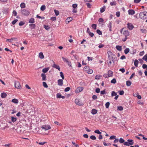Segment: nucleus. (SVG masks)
Here are the masks:
<instances>
[{
	"label": "nucleus",
	"instance_id": "nucleus-1",
	"mask_svg": "<svg viewBox=\"0 0 147 147\" xmlns=\"http://www.w3.org/2000/svg\"><path fill=\"white\" fill-rule=\"evenodd\" d=\"M109 59L107 61V62L109 67L113 66L114 63V61L113 57H109Z\"/></svg>",
	"mask_w": 147,
	"mask_h": 147
},
{
	"label": "nucleus",
	"instance_id": "nucleus-2",
	"mask_svg": "<svg viewBox=\"0 0 147 147\" xmlns=\"http://www.w3.org/2000/svg\"><path fill=\"white\" fill-rule=\"evenodd\" d=\"M123 34L125 36V38L122 39V40L123 42H125L127 38V37L129 36V32L127 30H125L123 32Z\"/></svg>",
	"mask_w": 147,
	"mask_h": 147
},
{
	"label": "nucleus",
	"instance_id": "nucleus-3",
	"mask_svg": "<svg viewBox=\"0 0 147 147\" xmlns=\"http://www.w3.org/2000/svg\"><path fill=\"white\" fill-rule=\"evenodd\" d=\"M139 17L141 19L145 20L147 18V12L144 11L139 14Z\"/></svg>",
	"mask_w": 147,
	"mask_h": 147
},
{
	"label": "nucleus",
	"instance_id": "nucleus-4",
	"mask_svg": "<svg viewBox=\"0 0 147 147\" xmlns=\"http://www.w3.org/2000/svg\"><path fill=\"white\" fill-rule=\"evenodd\" d=\"M22 14L25 16H28L30 13V11L25 9H22L21 10Z\"/></svg>",
	"mask_w": 147,
	"mask_h": 147
},
{
	"label": "nucleus",
	"instance_id": "nucleus-5",
	"mask_svg": "<svg viewBox=\"0 0 147 147\" xmlns=\"http://www.w3.org/2000/svg\"><path fill=\"white\" fill-rule=\"evenodd\" d=\"M41 128L42 129H44L45 131L50 129L51 128V127L49 125H43Z\"/></svg>",
	"mask_w": 147,
	"mask_h": 147
},
{
	"label": "nucleus",
	"instance_id": "nucleus-6",
	"mask_svg": "<svg viewBox=\"0 0 147 147\" xmlns=\"http://www.w3.org/2000/svg\"><path fill=\"white\" fill-rule=\"evenodd\" d=\"M75 102L76 105H78L81 106L83 105V103L78 98H77L75 99Z\"/></svg>",
	"mask_w": 147,
	"mask_h": 147
},
{
	"label": "nucleus",
	"instance_id": "nucleus-7",
	"mask_svg": "<svg viewBox=\"0 0 147 147\" xmlns=\"http://www.w3.org/2000/svg\"><path fill=\"white\" fill-rule=\"evenodd\" d=\"M84 69L86 71L88 74H91L93 72V70L92 69H89V67L88 66L85 67Z\"/></svg>",
	"mask_w": 147,
	"mask_h": 147
},
{
	"label": "nucleus",
	"instance_id": "nucleus-8",
	"mask_svg": "<svg viewBox=\"0 0 147 147\" xmlns=\"http://www.w3.org/2000/svg\"><path fill=\"white\" fill-rule=\"evenodd\" d=\"M84 89L82 87H78L75 90V92L76 93H78L82 91Z\"/></svg>",
	"mask_w": 147,
	"mask_h": 147
},
{
	"label": "nucleus",
	"instance_id": "nucleus-9",
	"mask_svg": "<svg viewBox=\"0 0 147 147\" xmlns=\"http://www.w3.org/2000/svg\"><path fill=\"white\" fill-rule=\"evenodd\" d=\"M63 60L70 67L71 66V65L70 61H68V59L67 58H65L63 57H62Z\"/></svg>",
	"mask_w": 147,
	"mask_h": 147
},
{
	"label": "nucleus",
	"instance_id": "nucleus-10",
	"mask_svg": "<svg viewBox=\"0 0 147 147\" xmlns=\"http://www.w3.org/2000/svg\"><path fill=\"white\" fill-rule=\"evenodd\" d=\"M15 86L18 89L21 88V86L20 82L18 81H16L15 82Z\"/></svg>",
	"mask_w": 147,
	"mask_h": 147
},
{
	"label": "nucleus",
	"instance_id": "nucleus-11",
	"mask_svg": "<svg viewBox=\"0 0 147 147\" xmlns=\"http://www.w3.org/2000/svg\"><path fill=\"white\" fill-rule=\"evenodd\" d=\"M18 38L16 37H13L9 39H7L6 40V41H8L9 42L11 43L13 42V41H16L17 40Z\"/></svg>",
	"mask_w": 147,
	"mask_h": 147
},
{
	"label": "nucleus",
	"instance_id": "nucleus-12",
	"mask_svg": "<svg viewBox=\"0 0 147 147\" xmlns=\"http://www.w3.org/2000/svg\"><path fill=\"white\" fill-rule=\"evenodd\" d=\"M127 27L130 30H132L134 28V26L132 24L129 23H128L127 24Z\"/></svg>",
	"mask_w": 147,
	"mask_h": 147
},
{
	"label": "nucleus",
	"instance_id": "nucleus-13",
	"mask_svg": "<svg viewBox=\"0 0 147 147\" xmlns=\"http://www.w3.org/2000/svg\"><path fill=\"white\" fill-rule=\"evenodd\" d=\"M58 85L59 86H62L63 84V81L62 79H59L57 81Z\"/></svg>",
	"mask_w": 147,
	"mask_h": 147
},
{
	"label": "nucleus",
	"instance_id": "nucleus-14",
	"mask_svg": "<svg viewBox=\"0 0 147 147\" xmlns=\"http://www.w3.org/2000/svg\"><path fill=\"white\" fill-rule=\"evenodd\" d=\"M128 14L130 15H133L135 13L134 11L132 9H129L128 10Z\"/></svg>",
	"mask_w": 147,
	"mask_h": 147
},
{
	"label": "nucleus",
	"instance_id": "nucleus-15",
	"mask_svg": "<svg viewBox=\"0 0 147 147\" xmlns=\"http://www.w3.org/2000/svg\"><path fill=\"white\" fill-rule=\"evenodd\" d=\"M41 76L42 78L43 81H46V76L45 74L42 73L41 74Z\"/></svg>",
	"mask_w": 147,
	"mask_h": 147
},
{
	"label": "nucleus",
	"instance_id": "nucleus-16",
	"mask_svg": "<svg viewBox=\"0 0 147 147\" xmlns=\"http://www.w3.org/2000/svg\"><path fill=\"white\" fill-rule=\"evenodd\" d=\"M29 26L31 29H33L35 28L36 27V25L35 24H29Z\"/></svg>",
	"mask_w": 147,
	"mask_h": 147
},
{
	"label": "nucleus",
	"instance_id": "nucleus-17",
	"mask_svg": "<svg viewBox=\"0 0 147 147\" xmlns=\"http://www.w3.org/2000/svg\"><path fill=\"white\" fill-rule=\"evenodd\" d=\"M53 67L58 69L59 71H60V69L59 66L55 64L54 63L53 64Z\"/></svg>",
	"mask_w": 147,
	"mask_h": 147
},
{
	"label": "nucleus",
	"instance_id": "nucleus-18",
	"mask_svg": "<svg viewBox=\"0 0 147 147\" xmlns=\"http://www.w3.org/2000/svg\"><path fill=\"white\" fill-rule=\"evenodd\" d=\"M29 23L31 24H33L35 22V20L33 18H31L28 20Z\"/></svg>",
	"mask_w": 147,
	"mask_h": 147
},
{
	"label": "nucleus",
	"instance_id": "nucleus-19",
	"mask_svg": "<svg viewBox=\"0 0 147 147\" xmlns=\"http://www.w3.org/2000/svg\"><path fill=\"white\" fill-rule=\"evenodd\" d=\"M108 74L109 77H112L113 76V72L111 70H109L108 71Z\"/></svg>",
	"mask_w": 147,
	"mask_h": 147
},
{
	"label": "nucleus",
	"instance_id": "nucleus-20",
	"mask_svg": "<svg viewBox=\"0 0 147 147\" xmlns=\"http://www.w3.org/2000/svg\"><path fill=\"white\" fill-rule=\"evenodd\" d=\"M116 49L119 51H121L122 50V47L121 46L117 45L116 47Z\"/></svg>",
	"mask_w": 147,
	"mask_h": 147
},
{
	"label": "nucleus",
	"instance_id": "nucleus-21",
	"mask_svg": "<svg viewBox=\"0 0 147 147\" xmlns=\"http://www.w3.org/2000/svg\"><path fill=\"white\" fill-rule=\"evenodd\" d=\"M49 67L44 68L42 70V72L44 73H47L49 71Z\"/></svg>",
	"mask_w": 147,
	"mask_h": 147
},
{
	"label": "nucleus",
	"instance_id": "nucleus-22",
	"mask_svg": "<svg viewBox=\"0 0 147 147\" xmlns=\"http://www.w3.org/2000/svg\"><path fill=\"white\" fill-rule=\"evenodd\" d=\"M73 20V18L71 17H68L66 20V21L67 23H69L71 21Z\"/></svg>",
	"mask_w": 147,
	"mask_h": 147
},
{
	"label": "nucleus",
	"instance_id": "nucleus-23",
	"mask_svg": "<svg viewBox=\"0 0 147 147\" xmlns=\"http://www.w3.org/2000/svg\"><path fill=\"white\" fill-rule=\"evenodd\" d=\"M38 56L41 59H42L44 58V56L42 52H41L39 53Z\"/></svg>",
	"mask_w": 147,
	"mask_h": 147
},
{
	"label": "nucleus",
	"instance_id": "nucleus-24",
	"mask_svg": "<svg viewBox=\"0 0 147 147\" xmlns=\"http://www.w3.org/2000/svg\"><path fill=\"white\" fill-rule=\"evenodd\" d=\"M108 27L109 28V30L110 31H112L111 28H112V23L111 22H110L108 25Z\"/></svg>",
	"mask_w": 147,
	"mask_h": 147
},
{
	"label": "nucleus",
	"instance_id": "nucleus-25",
	"mask_svg": "<svg viewBox=\"0 0 147 147\" xmlns=\"http://www.w3.org/2000/svg\"><path fill=\"white\" fill-rule=\"evenodd\" d=\"M97 111L95 109H92L91 111V113L93 115H94L97 113Z\"/></svg>",
	"mask_w": 147,
	"mask_h": 147
},
{
	"label": "nucleus",
	"instance_id": "nucleus-26",
	"mask_svg": "<svg viewBox=\"0 0 147 147\" xmlns=\"http://www.w3.org/2000/svg\"><path fill=\"white\" fill-rule=\"evenodd\" d=\"M11 102L13 103L17 104L18 103V100L17 99H13L12 100Z\"/></svg>",
	"mask_w": 147,
	"mask_h": 147
},
{
	"label": "nucleus",
	"instance_id": "nucleus-27",
	"mask_svg": "<svg viewBox=\"0 0 147 147\" xmlns=\"http://www.w3.org/2000/svg\"><path fill=\"white\" fill-rule=\"evenodd\" d=\"M105 10V7L104 6L103 7H101L100 9V12L101 13L104 12Z\"/></svg>",
	"mask_w": 147,
	"mask_h": 147
},
{
	"label": "nucleus",
	"instance_id": "nucleus-28",
	"mask_svg": "<svg viewBox=\"0 0 147 147\" xmlns=\"http://www.w3.org/2000/svg\"><path fill=\"white\" fill-rule=\"evenodd\" d=\"M129 49L128 48L125 49L124 50V53L127 54L129 53Z\"/></svg>",
	"mask_w": 147,
	"mask_h": 147
},
{
	"label": "nucleus",
	"instance_id": "nucleus-29",
	"mask_svg": "<svg viewBox=\"0 0 147 147\" xmlns=\"http://www.w3.org/2000/svg\"><path fill=\"white\" fill-rule=\"evenodd\" d=\"M127 141L129 142V143L131 145H132L134 143L133 141V140L131 139H128L127 140Z\"/></svg>",
	"mask_w": 147,
	"mask_h": 147
},
{
	"label": "nucleus",
	"instance_id": "nucleus-30",
	"mask_svg": "<svg viewBox=\"0 0 147 147\" xmlns=\"http://www.w3.org/2000/svg\"><path fill=\"white\" fill-rule=\"evenodd\" d=\"M138 63H139V62L136 59L135 60L134 62V65L136 67H138Z\"/></svg>",
	"mask_w": 147,
	"mask_h": 147
},
{
	"label": "nucleus",
	"instance_id": "nucleus-31",
	"mask_svg": "<svg viewBox=\"0 0 147 147\" xmlns=\"http://www.w3.org/2000/svg\"><path fill=\"white\" fill-rule=\"evenodd\" d=\"M7 94L3 92L1 93V97L2 98H4L7 96Z\"/></svg>",
	"mask_w": 147,
	"mask_h": 147
},
{
	"label": "nucleus",
	"instance_id": "nucleus-32",
	"mask_svg": "<svg viewBox=\"0 0 147 147\" xmlns=\"http://www.w3.org/2000/svg\"><path fill=\"white\" fill-rule=\"evenodd\" d=\"M119 141V142L121 144L123 143H124L125 142L124 140L121 138H120Z\"/></svg>",
	"mask_w": 147,
	"mask_h": 147
},
{
	"label": "nucleus",
	"instance_id": "nucleus-33",
	"mask_svg": "<svg viewBox=\"0 0 147 147\" xmlns=\"http://www.w3.org/2000/svg\"><path fill=\"white\" fill-rule=\"evenodd\" d=\"M107 53L108 55V58H109V57H112L111 56V55H112V53L111 51H108L107 52Z\"/></svg>",
	"mask_w": 147,
	"mask_h": 147
},
{
	"label": "nucleus",
	"instance_id": "nucleus-34",
	"mask_svg": "<svg viewBox=\"0 0 147 147\" xmlns=\"http://www.w3.org/2000/svg\"><path fill=\"white\" fill-rule=\"evenodd\" d=\"M131 82L130 81H126V85L128 86H131Z\"/></svg>",
	"mask_w": 147,
	"mask_h": 147
},
{
	"label": "nucleus",
	"instance_id": "nucleus-35",
	"mask_svg": "<svg viewBox=\"0 0 147 147\" xmlns=\"http://www.w3.org/2000/svg\"><path fill=\"white\" fill-rule=\"evenodd\" d=\"M44 28L47 30H49L50 28V27L48 25H44Z\"/></svg>",
	"mask_w": 147,
	"mask_h": 147
},
{
	"label": "nucleus",
	"instance_id": "nucleus-36",
	"mask_svg": "<svg viewBox=\"0 0 147 147\" xmlns=\"http://www.w3.org/2000/svg\"><path fill=\"white\" fill-rule=\"evenodd\" d=\"M46 9V6L45 5H42L40 7V10L42 11H44Z\"/></svg>",
	"mask_w": 147,
	"mask_h": 147
},
{
	"label": "nucleus",
	"instance_id": "nucleus-37",
	"mask_svg": "<svg viewBox=\"0 0 147 147\" xmlns=\"http://www.w3.org/2000/svg\"><path fill=\"white\" fill-rule=\"evenodd\" d=\"M20 7L22 8H24L25 7V4L24 3H21L20 5Z\"/></svg>",
	"mask_w": 147,
	"mask_h": 147
},
{
	"label": "nucleus",
	"instance_id": "nucleus-38",
	"mask_svg": "<svg viewBox=\"0 0 147 147\" xmlns=\"http://www.w3.org/2000/svg\"><path fill=\"white\" fill-rule=\"evenodd\" d=\"M142 59L147 62V54H146L143 57Z\"/></svg>",
	"mask_w": 147,
	"mask_h": 147
},
{
	"label": "nucleus",
	"instance_id": "nucleus-39",
	"mask_svg": "<svg viewBox=\"0 0 147 147\" xmlns=\"http://www.w3.org/2000/svg\"><path fill=\"white\" fill-rule=\"evenodd\" d=\"M117 95V94L115 91H113L112 92L111 96L112 97L115 96Z\"/></svg>",
	"mask_w": 147,
	"mask_h": 147
},
{
	"label": "nucleus",
	"instance_id": "nucleus-40",
	"mask_svg": "<svg viewBox=\"0 0 147 147\" xmlns=\"http://www.w3.org/2000/svg\"><path fill=\"white\" fill-rule=\"evenodd\" d=\"M110 5L111 6L115 5H116V3L115 1H113L110 2Z\"/></svg>",
	"mask_w": 147,
	"mask_h": 147
},
{
	"label": "nucleus",
	"instance_id": "nucleus-41",
	"mask_svg": "<svg viewBox=\"0 0 147 147\" xmlns=\"http://www.w3.org/2000/svg\"><path fill=\"white\" fill-rule=\"evenodd\" d=\"M60 75L62 80L64 79V77L63 73L62 72H61L60 73Z\"/></svg>",
	"mask_w": 147,
	"mask_h": 147
},
{
	"label": "nucleus",
	"instance_id": "nucleus-42",
	"mask_svg": "<svg viewBox=\"0 0 147 147\" xmlns=\"http://www.w3.org/2000/svg\"><path fill=\"white\" fill-rule=\"evenodd\" d=\"M92 28L94 30H96V29L97 25L96 24H92Z\"/></svg>",
	"mask_w": 147,
	"mask_h": 147
},
{
	"label": "nucleus",
	"instance_id": "nucleus-43",
	"mask_svg": "<svg viewBox=\"0 0 147 147\" xmlns=\"http://www.w3.org/2000/svg\"><path fill=\"white\" fill-rule=\"evenodd\" d=\"M54 11L56 16H57L59 15V13L58 10H54Z\"/></svg>",
	"mask_w": 147,
	"mask_h": 147
},
{
	"label": "nucleus",
	"instance_id": "nucleus-44",
	"mask_svg": "<svg viewBox=\"0 0 147 147\" xmlns=\"http://www.w3.org/2000/svg\"><path fill=\"white\" fill-rule=\"evenodd\" d=\"M117 110L119 111H122L123 110V108L122 106H118L117 107Z\"/></svg>",
	"mask_w": 147,
	"mask_h": 147
},
{
	"label": "nucleus",
	"instance_id": "nucleus-45",
	"mask_svg": "<svg viewBox=\"0 0 147 147\" xmlns=\"http://www.w3.org/2000/svg\"><path fill=\"white\" fill-rule=\"evenodd\" d=\"M124 145L127 146H129L131 145L129 142L128 141L125 142L124 143Z\"/></svg>",
	"mask_w": 147,
	"mask_h": 147
},
{
	"label": "nucleus",
	"instance_id": "nucleus-46",
	"mask_svg": "<svg viewBox=\"0 0 147 147\" xmlns=\"http://www.w3.org/2000/svg\"><path fill=\"white\" fill-rule=\"evenodd\" d=\"M42 84H43V86L44 87L46 88H47L48 87V86L47 85L46 83L45 82H43Z\"/></svg>",
	"mask_w": 147,
	"mask_h": 147
},
{
	"label": "nucleus",
	"instance_id": "nucleus-47",
	"mask_svg": "<svg viewBox=\"0 0 147 147\" xmlns=\"http://www.w3.org/2000/svg\"><path fill=\"white\" fill-rule=\"evenodd\" d=\"M90 138L92 140H95L96 138L94 136H91L90 137Z\"/></svg>",
	"mask_w": 147,
	"mask_h": 147
},
{
	"label": "nucleus",
	"instance_id": "nucleus-48",
	"mask_svg": "<svg viewBox=\"0 0 147 147\" xmlns=\"http://www.w3.org/2000/svg\"><path fill=\"white\" fill-rule=\"evenodd\" d=\"M103 144L105 146H110L111 145V143H106L104 141L103 142Z\"/></svg>",
	"mask_w": 147,
	"mask_h": 147
},
{
	"label": "nucleus",
	"instance_id": "nucleus-49",
	"mask_svg": "<svg viewBox=\"0 0 147 147\" xmlns=\"http://www.w3.org/2000/svg\"><path fill=\"white\" fill-rule=\"evenodd\" d=\"M118 92L119 93V94L120 95H123L124 94V91L123 90L119 91Z\"/></svg>",
	"mask_w": 147,
	"mask_h": 147
},
{
	"label": "nucleus",
	"instance_id": "nucleus-50",
	"mask_svg": "<svg viewBox=\"0 0 147 147\" xmlns=\"http://www.w3.org/2000/svg\"><path fill=\"white\" fill-rule=\"evenodd\" d=\"M96 32L99 35H101L102 34V32L101 31L99 30H96Z\"/></svg>",
	"mask_w": 147,
	"mask_h": 147
},
{
	"label": "nucleus",
	"instance_id": "nucleus-51",
	"mask_svg": "<svg viewBox=\"0 0 147 147\" xmlns=\"http://www.w3.org/2000/svg\"><path fill=\"white\" fill-rule=\"evenodd\" d=\"M94 132L99 134H101V132H100L98 130H95L94 131Z\"/></svg>",
	"mask_w": 147,
	"mask_h": 147
},
{
	"label": "nucleus",
	"instance_id": "nucleus-52",
	"mask_svg": "<svg viewBox=\"0 0 147 147\" xmlns=\"http://www.w3.org/2000/svg\"><path fill=\"white\" fill-rule=\"evenodd\" d=\"M116 82V80L114 78L111 81V83H112L115 84Z\"/></svg>",
	"mask_w": 147,
	"mask_h": 147
},
{
	"label": "nucleus",
	"instance_id": "nucleus-53",
	"mask_svg": "<svg viewBox=\"0 0 147 147\" xmlns=\"http://www.w3.org/2000/svg\"><path fill=\"white\" fill-rule=\"evenodd\" d=\"M18 21V19H15L13 20L12 22V24L13 25L15 24Z\"/></svg>",
	"mask_w": 147,
	"mask_h": 147
},
{
	"label": "nucleus",
	"instance_id": "nucleus-54",
	"mask_svg": "<svg viewBox=\"0 0 147 147\" xmlns=\"http://www.w3.org/2000/svg\"><path fill=\"white\" fill-rule=\"evenodd\" d=\"M61 94L60 93H58L57 94V98H61Z\"/></svg>",
	"mask_w": 147,
	"mask_h": 147
},
{
	"label": "nucleus",
	"instance_id": "nucleus-55",
	"mask_svg": "<svg viewBox=\"0 0 147 147\" xmlns=\"http://www.w3.org/2000/svg\"><path fill=\"white\" fill-rule=\"evenodd\" d=\"M116 138V136H111L110 137L109 139L110 140H113V139H115Z\"/></svg>",
	"mask_w": 147,
	"mask_h": 147
},
{
	"label": "nucleus",
	"instance_id": "nucleus-56",
	"mask_svg": "<svg viewBox=\"0 0 147 147\" xmlns=\"http://www.w3.org/2000/svg\"><path fill=\"white\" fill-rule=\"evenodd\" d=\"M11 118V121L13 122H15L16 120V119L15 117H12Z\"/></svg>",
	"mask_w": 147,
	"mask_h": 147
},
{
	"label": "nucleus",
	"instance_id": "nucleus-57",
	"mask_svg": "<svg viewBox=\"0 0 147 147\" xmlns=\"http://www.w3.org/2000/svg\"><path fill=\"white\" fill-rule=\"evenodd\" d=\"M110 105V103L109 102H107L105 104V106L107 108H108L109 107Z\"/></svg>",
	"mask_w": 147,
	"mask_h": 147
},
{
	"label": "nucleus",
	"instance_id": "nucleus-58",
	"mask_svg": "<svg viewBox=\"0 0 147 147\" xmlns=\"http://www.w3.org/2000/svg\"><path fill=\"white\" fill-rule=\"evenodd\" d=\"M106 94V91H105V89L104 90L101 91H100V94L101 95L104 94Z\"/></svg>",
	"mask_w": 147,
	"mask_h": 147
},
{
	"label": "nucleus",
	"instance_id": "nucleus-59",
	"mask_svg": "<svg viewBox=\"0 0 147 147\" xmlns=\"http://www.w3.org/2000/svg\"><path fill=\"white\" fill-rule=\"evenodd\" d=\"M25 24V23L23 21H21L20 22L19 24V25L20 26H22L23 25Z\"/></svg>",
	"mask_w": 147,
	"mask_h": 147
},
{
	"label": "nucleus",
	"instance_id": "nucleus-60",
	"mask_svg": "<svg viewBox=\"0 0 147 147\" xmlns=\"http://www.w3.org/2000/svg\"><path fill=\"white\" fill-rule=\"evenodd\" d=\"M70 89V87H67L65 89L64 91L65 92H68L69 90Z\"/></svg>",
	"mask_w": 147,
	"mask_h": 147
},
{
	"label": "nucleus",
	"instance_id": "nucleus-61",
	"mask_svg": "<svg viewBox=\"0 0 147 147\" xmlns=\"http://www.w3.org/2000/svg\"><path fill=\"white\" fill-rule=\"evenodd\" d=\"M89 34V35L91 37H92L94 36V34L92 32H90L88 33Z\"/></svg>",
	"mask_w": 147,
	"mask_h": 147
},
{
	"label": "nucleus",
	"instance_id": "nucleus-62",
	"mask_svg": "<svg viewBox=\"0 0 147 147\" xmlns=\"http://www.w3.org/2000/svg\"><path fill=\"white\" fill-rule=\"evenodd\" d=\"M101 76L100 75H96L95 77V79L96 80H99Z\"/></svg>",
	"mask_w": 147,
	"mask_h": 147
},
{
	"label": "nucleus",
	"instance_id": "nucleus-63",
	"mask_svg": "<svg viewBox=\"0 0 147 147\" xmlns=\"http://www.w3.org/2000/svg\"><path fill=\"white\" fill-rule=\"evenodd\" d=\"M115 139V140H114L113 141L114 143H116L118 142L119 141V139H118L116 138Z\"/></svg>",
	"mask_w": 147,
	"mask_h": 147
},
{
	"label": "nucleus",
	"instance_id": "nucleus-64",
	"mask_svg": "<svg viewBox=\"0 0 147 147\" xmlns=\"http://www.w3.org/2000/svg\"><path fill=\"white\" fill-rule=\"evenodd\" d=\"M77 7V5L76 4H73L72 7L74 9H76Z\"/></svg>",
	"mask_w": 147,
	"mask_h": 147
}]
</instances>
